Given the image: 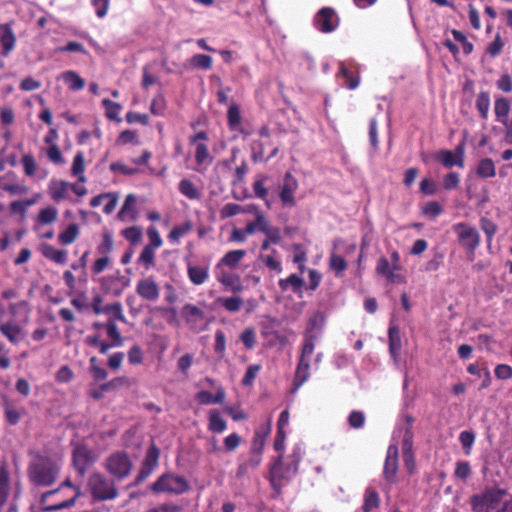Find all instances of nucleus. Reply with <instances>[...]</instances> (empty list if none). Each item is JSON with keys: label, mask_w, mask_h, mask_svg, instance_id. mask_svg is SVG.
Wrapping results in <instances>:
<instances>
[{"label": "nucleus", "mask_w": 512, "mask_h": 512, "mask_svg": "<svg viewBox=\"0 0 512 512\" xmlns=\"http://www.w3.org/2000/svg\"><path fill=\"white\" fill-rule=\"evenodd\" d=\"M59 466L49 458L36 459L29 468V477L36 486H50L54 483Z\"/></svg>", "instance_id": "1"}, {"label": "nucleus", "mask_w": 512, "mask_h": 512, "mask_svg": "<svg viewBox=\"0 0 512 512\" xmlns=\"http://www.w3.org/2000/svg\"><path fill=\"white\" fill-rule=\"evenodd\" d=\"M302 458V449L299 445H296L290 455L291 462L284 464L282 459L279 458L271 467V483L273 487L281 485V480H289L298 471V465Z\"/></svg>", "instance_id": "2"}, {"label": "nucleus", "mask_w": 512, "mask_h": 512, "mask_svg": "<svg viewBox=\"0 0 512 512\" xmlns=\"http://www.w3.org/2000/svg\"><path fill=\"white\" fill-rule=\"evenodd\" d=\"M315 350L312 337H306L294 377V391H297L310 377L311 357Z\"/></svg>", "instance_id": "3"}, {"label": "nucleus", "mask_w": 512, "mask_h": 512, "mask_svg": "<svg viewBox=\"0 0 512 512\" xmlns=\"http://www.w3.org/2000/svg\"><path fill=\"white\" fill-rule=\"evenodd\" d=\"M502 496L500 491H487L480 496H474L471 499V505L474 512H498L502 506Z\"/></svg>", "instance_id": "4"}, {"label": "nucleus", "mask_w": 512, "mask_h": 512, "mask_svg": "<svg viewBox=\"0 0 512 512\" xmlns=\"http://www.w3.org/2000/svg\"><path fill=\"white\" fill-rule=\"evenodd\" d=\"M189 488L187 481L182 476H177L173 474H165L162 475L155 483L152 485V490L157 493L167 492V493H175L182 494L186 492Z\"/></svg>", "instance_id": "5"}, {"label": "nucleus", "mask_w": 512, "mask_h": 512, "mask_svg": "<svg viewBox=\"0 0 512 512\" xmlns=\"http://www.w3.org/2000/svg\"><path fill=\"white\" fill-rule=\"evenodd\" d=\"M89 486L95 499L111 500L117 496L114 484L101 474H93L89 479Z\"/></svg>", "instance_id": "6"}, {"label": "nucleus", "mask_w": 512, "mask_h": 512, "mask_svg": "<svg viewBox=\"0 0 512 512\" xmlns=\"http://www.w3.org/2000/svg\"><path fill=\"white\" fill-rule=\"evenodd\" d=\"M106 468L111 475L121 480L129 475L132 462L125 452H115L107 458Z\"/></svg>", "instance_id": "7"}, {"label": "nucleus", "mask_w": 512, "mask_h": 512, "mask_svg": "<svg viewBox=\"0 0 512 512\" xmlns=\"http://www.w3.org/2000/svg\"><path fill=\"white\" fill-rule=\"evenodd\" d=\"M460 244L470 252H474L480 244V235L475 227L466 223H459L454 226Z\"/></svg>", "instance_id": "8"}, {"label": "nucleus", "mask_w": 512, "mask_h": 512, "mask_svg": "<svg viewBox=\"0 0 512 512\" xmlns=\"http://www.w3.org/2000/svg\"><path fill=\"white\" fill-rule=\"evenodd\" d=\"M434 158L446 168H452L453 166L463 168L465 163V145L460 143L454 151L440 150L434 155Z\"/></svg>", "instance_id": "9"}, {"label": "nucleus", "mask_w": 512, "mask_h": 512, "mask_svg": "<svg viewBox=\"0 0 512 512\" xmlns=\"http://www.w3.org/2000/svg\"><path fill=\"white\" fill-rule=\"evenodd\" d=\"M298 187L297 179L290 172H287L279 187V197L283 206L294 207L296 205L295 193Z\"/></svg>", "instance_id": "10"}, {"label": "nucleus", "mask_w": 512, "mask_h": 512, "mask_svg": "<svg viewBox=\"0 0 512 512\" xmlns=\"http://www.w3.org/2000/svg\"><path fill=\"white\" fill-rule=\"evenodd\" d=\"M96 455L83 445L77 446L73 451V464L80 475H84L87 469L95 462Z\"/></svg>", "instance_id": "11"}, {"label": "nucleus", "mask_w": 512, "mask_h": 512, "mask_svg": "<svg viewBox=\"0 0 512 512\" xmlns=\"http://www.w3.org/2000/svg\"><path fill=\"white\" fill-rule=\"evenodd\" d=\"M136 292L143 300L148 302H156L160 297V287L150 276L137 282Z\"/></svg>", "instance_id": "12"}, {"label": "nucleus", "mask_w": 512, "mask_h": 512, "mask_svg": "<svg viewBox=\"0 0 512 512\" xmlns=\"http://www.w3.org/2000/svg\"><path fill=\"white\" fill-rule=\"evenodd\" d=\"M181 315L189 329L200 331L204 322V312L193 304H185L181 309Z\"/></svg>", "instance_id": "13"}, {"label": "nucleus", "mask_w": 512, "mask_h": 512, "mask_svg": "<svg viewBox=\"0 0 512 512\" xmlns=\"http://www.w3.org/2000/svg\"><path fill=\"white\" fill-rule=\"evenodd\" d=\"M314 25L319 31L329 33L338 26V17L331 8H322L314 19Z\"/></svg>", "instance_id": "14"}, {"label": "nucleus", "mask_w": 512, "mask_h": 512, "mask_svg": "<svg viewBox=\"0 0 512 512\" xmlns=\"http://www.w3.org/2000/svg\"><path fill=\"white\" fill-rule=\"evenodd\" d=\"M399 270L400 268H396L393 264H390L386 257H380L378 259L376 272L384 276L390 283H405V277L399 273Z\"/></svg>", "instance_id": "15"}, {"label": "nucleus", "mask_w": 512, "mask_h": 512, "mask_svg": "<svg viewBox=\"0 0 512 512\" xmlns=\"http://www.w3.org/2000/svg\"><path fill=\"white\" fill-rule=\"evenodd\" d=\"M214 274L217 281L223 286L230 288L232 292L236 293L242 290L240 277L237 274L229 273L225 267L216 264Z\"/></svg>", "instance_id": "16"}, {"label": "nucleus", "mask_w": 512, "mask_h": 512, "mask_svg": "<svg viewBox=\"0 0 512 512\" xmlns=\"http://www.w3.org/2000/svg\"><path fill=\"white\" fill-rule=\"evenodd\" d=\"M1 334L12 344H19L26 337V331L23 326L13 320L0 323Z\"/></svg>", "instance_id": "17"}, {"label": "nucleus", "mask_w": 512, "mask_h": 512, "mask_svg": "<svg viewBox=\"0 0 512 512\" xmlns=\"http://www.w3.org/2000/svg\"><path fill=\"white\" fill-rule=\"evenodd\" d=\"M398 469V448L391 444L388 447L383 474L387 481H393Z\"/></svg>", "instance_id": "18"}, {"label": "nucleus", "mask_w": 512, "mask_h": 512, "mask_svg": "<svg viewBox=\"0 0 512 512\" xmlns=\"http://www.w3.org/2000/svg\"><path fill=\"white\" fill-rule=\"evenodd\" d=\"M0 44L2 47V54L4 56H8L15 48L16 36L11 24L9 23L0 24Z\"/></svg>", "instance_id": "19"}, {"label": "nucleus", "mask_w": 512, "mask_h": 512, "mask_svg": "<svg viewBox=\"0 0 512 512\" xmlns=\"http://www.w3.org/2000/svg\"><path fill=\"white\" fill-rule=\"evenodd\" d=\"M117 217L121 221H135L137 219V198L134 194L127 195Z\"/></svg>", "instance_id": "20"}, {"label": "nucleus", "mask_w": 512, "mask_h": 512, "mask_svg": "<svg viewBox=\"0 0 512 512\" xmlns=\"http://www.w3.org/2000/svg\"><path fill=\"white\" fill-rule=\"evenodd\" d=\"M187 275L189 280L194 285H202L204 284L207 279L209 278V265L203 264V265H196L189 263L187 265Z\"/></svg>", "instance_id": "21"}, {"label": "nucleus", "mask_w": 512, "mask_h": 512, "mask_svg": "<svg viewBox=\"0 0 512 512\" xmlns=\"http://www.w3.org/2000/svg\"><path fill=\"white\" fill-rule=\"evenodd\" d=\"M70 190V183L64 180L59 179H51L48 184V191L51 198L60 202L67 198L68 192Z\"/></svg>", "instance_id": "22"}, {"label": "nucleus", "mask_w": 512, "mask_h": 512, "mask_svg": "<svg viewBox=\"0 0 512 512\" xmlns=\"http://www.w3.org/2000/svg\"><path fill=\"white\" fill-rule=\"evenodd\" d=\"M245 256L246 251L243 249L230 250L218 261L217 265L229 269H236Z\"/></svg>", "instance_id": "23"}, {"label": "nucleus", "mask_w": 512, "mask_h": 512, "mask_svg": "<svg viewBox=\"0 0 512 512\" xmlns=\"http://www.w3.org/2000/svg\"><path fill=\"white\" fill-rule=\"evenodd\" d=\"M267 141H259L256 142L253 146V160L255 162L258 161H268L269 159L275 157L278 153L279 147L278 145H274L272 149L267 153L266 145Z\"/></svg>", "instance_id": "24"}, {"label": "nucleus", "mask_w": 512, "mask_h": 512, "mask_svg": "<svg viewBox=\"0 0 512 512\" xmlns=\"http://www.w3.org/2000/svg\"><path fill=\"white\" fill-rule=\"evenodd\" d=\"M278 285L282 291L291 290L296 294H300L304 285V279L300 275L291 274L287 278L280 279Z\"/></svg>", "instance_id": "25"}, {"label": "nucleus", "mask_w": 512, "mask_h": 512, "mask_svg": "<svg viewBox=\"0 0 512 512\" xmlns=\"http://www.w3.org/2000/svg\"><path fill=\"white\" fill-rule=\"evenodd\" d=\"M41 253L45 258L57 264H65L67 262V251L56 249L50 244H42Z\"/></svg>", "instance_id": "26"}, {"label": "nucleus", "mask_w": 512, "mask_h": 512, "mask_svg": "<svg viewBox=\"0 0 512 512\" xmlns=\"http://www.w3.org/2000/svg\"><path fill=\"white\" fill-rule=\"evenodd\" d=\"M388 337L390 354L394 361H397L402 347L399 328L396 326H391L388 331Z\"/></svg>", "instance_id": "27"}, {"label": "nucleus", "mask_w": 512, "mask_h": 512, "mask_svg": "<svg viewBox=\"0 0 512 512\" xmlns=\"http://www.w3.org/2000/svg\"><path fill=\"white\" fill-rule=\"evenodd\" d=\"M475 172L480 178H493L496 175L495 163L491 158L485 157L478 161Z\"/></svg>", "instance_id": "28"}, {"label": "nucleus", "mask_w": 512, "mask_h": 512, "mask_svg": "<svg viewBox=\"0 0 512 512\" xmlns=\"http://www.w3.org/2000/svg\"><path fill=\"white\" fill-rule=\"evenodd\" d=\"M511 105L506 97L498 96L494 101V114L497 122L509 119Z\"/></svg>", "instance_id": "29"}, {"label": "nucleus", "mask_w": 512, "mask_h": 512, "mask_svg": "<svg viewBox=\"0 0 512 512\" xmlns=\"http://www.w3.org/2000/svg\"><path fill=\"white\" fill-rule=\"evenodd\" d=\"M60 78L72 91L82 90L85 86L84 79L75 71L69 70L61 74Z\"/></svg>", "instance_id": "30"}, {"label": "nucleus", "mask_w": 512, "mask_h": 512, "mask_svg": "<svg viewBox=\"0 0 512 512\" xmlns=\"http://www.w3.org/2000/svg\"><path fill=\"white\" fill-rule=\"evenodd\" d=\"M179 192L189 200H199L201 192L190 179H182L178 184Z\"/></svg>", "instance_id": "31"}, {"label": "nucleus", "mask_w": 512, "mask_h": 512, "mask_svg": "<svg viewBox=\"0 0 512 512\" xmlns=\"http://www.w3.org/2000/svg\"><path fill=\"white\" fill-rule=\"evenodd\" d=\"M195 160L198 166L208 167L213 162V156L210 154L208 146L204 143H198L195 149Z\"/></svg>", "instance_id": "32"}, {"label": "nucleus", "mask_w": 512, "mask_h": 512, "mask_svg": "<svg viewBox=\"0 0 512 512\" xmlns=\"http://www.w3.org/2000/svg\"><path fill=\"white\" fill-rule=\"evenodd\" d=\"M85 157L82 152H77L73 158L71 173L78 178L79 182L85 183L87 181L85 175Z\"/></svg>", "instance_id": "33"}, {"label": "nucleus", "mask_w": 512, "mask_h": 512, "mask_svg": "<svg viewBox=\"0 0 512 512\" xmlns=\"http://www.w3.org/2000/svg\"><path fill=\"white\" fill-rule=\"evenodd\" d=\"M208 429L213 433H223L227 429V423L219 411H210Z\"/></svg>", "instance_id": "34"}, {"label": "nucleus", "mask_w": 512, "mask_h": 512, "mask_svg": "<svg viewBox=\"0 0 512 512\" xmlns=\"http://www.w3.org/2000/svg\"><path fill=\"white\" fill-rule=\"evenodd\" d=\"M217 302L228 312L236 313L243 307V299L239 296L220 297Z\"/></svg>", "instance_id": "35"}, {"label": "nucleus", "mask_w": 512, "mask_h": 512, "mask_svg": "<svg viewBox=\"0 0 512 512\" xmlns=\"http://www.w3.org/2000/svg\"><path fill=\"white\" fill-rule=\"evenodd\" d=\"M105 330L108 338L112 341L114 346L121 347L123 345L124 339L114 319H108L105 323Z\"/></svg>", "instance_id": "36"}, {"label": "nucleus", "mask_w": 512, "mask_h": 512, "mask_svg": "<svg viewBox=\"0 0 512 512\" xmlns=\"http://www.w3.org/2000/svg\"><path fill=\"white\" fill-rule=\"evenodd\" d=\"M490 95L487 91H481L476 98V108L482 119H487L490 109Z\"/></svg>", "instance_id": "37"}, {"label": "nucleus", "mask_w": 512, "mask_h": 512, "mask_svg": "<svg viewBox=\"0 0 512 512\" xmlns=\"http://www.w3.org/2000/svg\"><path fill=\"white\" fill-rule=\"evenodd\" d=\"M259 259L268 269L277 273L282 272V263L279 257H277L275 249L272 251V254H261Z\"/></svg>", "instance_id": "38"}, {"label": "nucleus", "mask_w": 512, "mask_h": 512, "mask_svg": "<svg viewBox=\"0 0 512 512\" xmlns=\"http://www.w3.org/2000/svg\"><path fill=\"white\" fill-rule=\"evenodd\" d=\"M56 491H48L46 492L45 494L42 495V505H43V510L45 511H52V510H58V509H64V508H67V507H70L74 504L75 502V498H71L69 500H66V501H60V502H56V503H53V504H50V505H47L46 502L48 500V498L50 496H52Z\"/></svg>", "instance_id": "39"}, {"label": "nucleus", "mask_w": 512, "mask_h": 512, "mask_svg": "<svg viewBox=\"0 0 512 512\" xmlns=\"http://www.w3.org/2000/svg\"><path fill=\"white\" fill-rule=\"evenodd\" d=\"M380 504V498L378 493L372 489L367 488L364 494V503L362 509L364 512H371L377 508Z\"/></svg>", "instance_id": "40"}, {"label": "nucleus", "mask_w": 512, "mask_h": 512, "mask_svg": "<svg viewBox=\"0 0 512 512\" xmlns=\"http://www.w3.org/2000/svg\"><path fill=\"white\" fill-rule=\"evenodd\" d=\"M192 230L191 222H185L183 225L175 226L170 231L168 239L173 244H178L180 239Z\"/></svg>", "instance_id": "41"}, {"label": "nucleus", "mask_w": 512, "mask_h": 512, "mask_svg": "<svg viewBox=\"0 0 512 512\" xmlns=\"http://www.w3.org/2000/svg\"><path fill=\"white\" fill-rule=\"evenodd\" d=\"M79 235V228L76 224H70L63 232L58 236V240L63 245L72 244Z\"/></svg>", "instance_id": "42"}, {"label": "nucleus", "mask_w": 512, "mask_h": 512, "mask_svg": "<svg viewBox=\"0 0 512 512\" xmlns=\"http://www.w3.org/2000/svg\"><path fill=\"white\" fill-rule=\"evenodd\" d=\"M102 105L105 108V115L108 119L118 122L121 120L119 117L120 111L122 109L120 104L109 99H103Z\"/></svg>", "instance_id": "43"}, {"label": "nucleus", "mask_w": 512, "mask_h": 512, "mask_svg": "<svg viewBox=\"0 0 512 512\" xmlns=\"http://www.w3.org/2000/svg\"><path fill=\"white\" fill-rule=\"evenodd\" d=\"M269 221L266 219V217L263 214H257L255 217V220L252 222H249L246 225V232L249 233V235H253L257 231H260L263 233V231L266 230V226L268 225Z\"/></svg>", "instance_id": "44"}, {"label": "nucleus", "mask_w": 512, "mask_h": 512, "mask_svg": "<svg viewBox=\"0 0 512 512\" xmlns=\"http://www.w3.org/2000/svg\"><path fill=\"white\" fill-rule=\"evenodd\" d=\"M21 164L26 176L33 177L38 170V164L32 154H24L21 158Z\"/></svg>", "instance_id": "45"}, {"label": "nucleus", "mask_w": 512, "mask_h": 512, "mask_svg": "<svg viewBox=\"0 0 512 512\" xmlns=\"http://www.w3.org/2000/svg\"><path fill=\"white\" fill-rule=\"evenodd\" d=\"M138 262L143 263L145 270L148 271L155 264V249H153L152 246H144L138 258Z\"/></svg>", "instance_id": "46"}, {"label": "nucleus", "mask_w": 512, "mask_h": 512, "mask_svg": "<svg viewBox=\"0 0 512 512\" xmlns=\"http://www.w3.org/2000/svg\"><path fill=\"white\" fill-rule=\"evenodd\" d=\"M213 59L209 55L195 54L190 59V65L193 68L208 70L212 67Z\"/></svg>", "instance_id": "47"}, {"label": "nucleus", "mask_w": 512, "mask_h": 512, "mask_svg": "<svg viewBox=\"0 0 512 512\" xmlns=\"http://www.w3.org/2000/svg\"><path fill=\"white\" fill-rule=\"evenodd\" d=\"M338 76H342L346 79V86L351 90L356 89L359 86V76H352L348 68L342 62L339 65Z\"/></svg>", "instance_id": "48"}, {"label": "nucleus", "mask_w": 512, "mask_h": 512, "mask_svg": "<svg viewBox=\"0 0 512 512\" xmlns=\"http://www.w3.org/2000/svg\"><path fill=\"white\" fill-rule=\"evenodd\" d=\"M228 124L232 130H237L241 123L240 108L236 104H232L227 112Z\"/></svg>", "instance_id": "49"}, {"label": "nucleus", "mask_w": 512, "mask_h": 512, "mask_svg": "<svg viewBox=\"0 0 512 512\" xmlns=\"http://www.w3.org/2000/svg\"><path fill=\"white\" fill-rule=\"evenodd\" d=\"M58 217V210L54 207H46L39 211L38 222L41 224H50L56 221Z\"/></svg>", "instance_id": "50"}, {"label": "nucleus", "mask_w": 512, "mask_h": 512, "mask_svg": "<svg viewBox=\"0 0 512 512\" xmlns=\"http://www.w3.org/2000/svg\"><path fill=\"white\" fill-rule=\"evenodd\" d=\"M269 431H270V428L268 427L265 431H263V433H261L260 431L255 432V435H254V438L252 441V447H251L252 452H258V453L263 452V449L265 446V439H266V436L269 433Z\"/></svg>", "instance_id": "51"}, {"label": "nucleus", "mask_w": 512, "mask_h": 512, "mask_svg": "<svg viewBox=\"0 0 512 512\" xmlns=\"http://www.w3.org/2000/svg\"><path fill=\"white\" fill-rule=\"evenodd\" d=\"M106 314H111L109 319H114V321L118 320L123 323L126 322V317L123 313L122 305L119 302L109 304L106 306Z\"/></svg>", "instance_id": "52"}, {"label": "nucleus", "mask_w": 512, "mask_h": 512, "mask_svg": "<svg viewBox=\"0 0 512 512\" xmlns=\"http://www.w3.org/2000/svg\"><path fill=\"white\" fill-rule=\"evenodd\" d=\"M158 458L159 450L156 446L153 445L148 449L144 460V466L149 469V472L156 467Z\"/></svg>", "instance_id": "53"}, {"label": "nucleus", "mask_w": 512, "mask_h": 512, "mask_svg": "<svg viewBox=\"0 0 512 512\" xmlns=\"http://www.w3.org/2000/svg\"><path fill=\"white\" fill-rule=\"evenodd\" d=\"M459 441L465 449V454L469 455L475 441V434L472 431H462L459 435Z\"/></svg>", "instance_id": "54"}, {"label": "nucleus", "mask_w": 512, "mask_h": 512, "mask_svg": "<svg viewBox=\"0 0 512 512\" xmlns=\"http://www.w3.org/2000/svg\"><path fill=\"white\" fill-rule=\"evenodd\" d=\"M122 235L128 240L131 244H137L142 237V230L137 226H132L126 228L122 231Z\"/></svg>", "instance_id": "55"}, {"label": "nucleus", "mask_w": 512, "mask_h": 512, "mask_svg": "<svg viewBox=\"0 0 512 512\" xmlns=\"http://www.w3.org/2000/svg\"><path fill=\"white\" fill-rule=\"evenodd\" d=\"M451 33L454 37V40L461 44L465 54H470L473 51V44L467 40V37L463 32L453 29Z\"/></svg>", "instance_id": "56"}, {"label": "nucleus", "mask_w": 512, "mask_h": 512, "mask_svg": "<svg viewBox=\"0 0 512 512\" xmlns=\"http://www.w3.org/2000/svg\"><path fill=\"white\" fill-rule=\"evenodd\" d=\"M261 368L262 367L259 364H253L248 366L246 373L242 379V384L244 386H251L254 380L256 379L258 373L260 372Z\"/></svg>", "instance_id": "57"}, {"label": "nucleus", "mask_w": 512, "mask_h": 512, "mask_svg": "<svg viewBox=\"0 0 512 512\" xmlns=\"http://www.w3.org/2000/svg\"><path fill=\"white\" fill-rule=\"evenodd\" d=\"M240 340L247 349H253L256 344V332L253 328H246L240 335Z\"/></svg>", "instance_id": "58"}, {"label": "nucleus", "mask_w": 512, "mask_h": 512, "mask_svg": "<svg viewBox=\"0 0 512 512\" xmlns=\"http://www.w3.org/2000/svg\"><path fill=\"white\" fill-rule=\"evenodd\" d=\"M242 212V206L236 203H227L220 210L222 219L230 218Z\"/></svg>", "instance_id": "59"}, {"label": "nucleus", "mask_w": 512, "mask_h": 512, "mask_svg": "<svg viewBox=\"0 0 512 512\" xmlns=\"http://www.w3.org/2000/svg\"><path fill=\"white\" fill-rule=\"evenodd\" d=\"M422 212L431 218H436L443 212V208L438 202L430 201L423 206Z\"/></svg>", "instance_id": "60"}, {"label": "nucleus", "mask_w": 512, "mask_h": 512, "mask_svg": "<svg viewBox=\"0 0 512 512\" xmlns=\"http://www.w3.org/2000/svg\"><path fill=\"white\" fill-rule=\"evenodd\" d=\"M105 200L107 202L103 208V212L109 215L115 210L118 204L119 195L116 192L105 193Z\"/></svg>", "instance_id": "61"}, {"label": "nucleus", "mask_w": 512, "mask_h": 512, "mask_svg": "<svg viewBox=\"0 0 512 512\" xmlns=\"http://www.w3.org/2000/svg\"><path fill=\"white\" fill-rule=\"evenodd\" d=\"M215 352L220 356L223 357L226 351V337L222 330H217L215 332V345H214Z\"/></svg>", "instance_id": "62"}, {"label": "nucleus", "mask_w": 512, "mask_h": 512, "mask_svg": "<svg viewBox=\"0 0 512 512\" xmlns=\"http://www.w3.org/2000/svg\"><path fill=\"white\" fill-rule=\"evenodd\" d=\"M110 170L114 173H119L122 175H134L138 172L136 168L127 166L122 162H113L110 164Z\"/></svg>", "instance_id": "63"}, {"label": "nucleus", "mask_w": 512, "mask_h": 512, "mask_svg": "<svg viewBox=\"0 0 512 512\" xmlns=\"http://www.w3.org/2000/svg\"><path fill=\"white\" fill-rule=\"evenodd\" d=\"M497 88L504 92L510 93L512 92V77L508 73L502 74L499 79L496 81Z\"/></svg>", "instance_id": "64"}]
</instances>
